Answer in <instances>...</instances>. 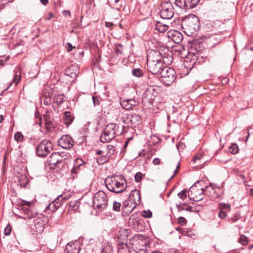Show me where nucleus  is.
<instances>
[{"label": "nucleus", "instance_id": "f257e3e1", "mask_svg": "<svg viewBox=\"0 0 253 253\" xmlns=\"http://www.w3.org/2000/svg\"><path fill=\"white\" fill-rule=\"evenodd\" d=\"M181 27L184 32L189 36L196 34L200 28L198 17L193 14L185 17L182 21Z\"/></svg>", "mask_w": 253, "mask_h": 253}, {"label": "nucleus", "instance_id": "f03ea898", "mask_svg": "<svg viewBox=\"0 0 253 253\" xmlns=\"http://www.w3.org/2000/svg\"><path fill=\"white\" fill-rule=\"evenodd\" d=\"M199 183V181L195 183L190 188L188 193V196L190 200L197 202L203 199L206 195L204 193V188H198L197 185Z\"/></svg>", "mask_w": 253, "mask_h": 253}, {"label": "nucleus", "instance_id": "7ed1b4c3", "mask_svg": "<svg viewBox=\"0 0 253 253\" xmlns=\"http://www.w3.org/2000/svg\"><path fill=\"white\" fill-rule=\"evenodd\" d=\"M175 71L172 68L165 66L159 75L163 79V81L166 85H169L175 79Z\"/></svg>", "mask_w": 253, "mask_h": 253}, {"label": "nucleus", "instance_id": "20e7f679", "mask_svg": "<svg viewBox=\"0 0 253 253\" xmlns=\"http://www.w3.org/2000/svg\"><path fill=\"white\" fill-rule=\"evenodd\" d=\"M107 204L106 194L103 191H99L94 194L93 200V207L100 209H105Z\"/></svg>", "mask_w": 253, "mask_h": 253}, {"label": "nucleus", "instance_id": "39448f33", "mask_svg": "<svg viewBox=\"0 0 253 253\" xmlns=\"http://www.w3.org/2000/svg\"><path fill=\"white\" fill-rule=\"evenodd\" d=\"M52 148V144L49 140H42L36 147L37 154L39 157H44L50 152Z\"/></svg>", "mask_w": 253, "mask_h": 253}, {"label": "nucleus", "instance_id": "423d86ee", "mask_svg": "<svg viewBox=\"0 0 253 253\" xmlns=\"http://www.w3.org/2000/svg\"><path fill=\"white\" fill-rule=\"evenodd\" d=\"M126 234V231L124 230L119 232L118 253H130L127 245V236Z\"/></svg>", "mask_w": 253, "mask_h": 253}, {"label": "nucleus", "instance_id": "0eeeda50", "mask_svg": "<svg viewBox=\"0 0 253 253\" xmlns=\"http://www.w3.org/2000/svg\"><path fill=\"white\" fill-rule=\"evenodd\" d=\"M114 177V180H112V183L115 185V187H112V192L115 193H121L123 192L126 189L124 183L126 180L122 175H112V178Z\"/></svg>", "mask_w": 253, "mask_h": 253}, {"label": "nucleus", "instance_id": "6e6552de", "mask_svg": "<svg viewBox=\"0 0 253 253\" xmlns=\"http://www.w3.org/2000/svg\"><path fill=\"white\" fill-rule=\"evenodd\" d=\"M162 9L160 12L161 18L165 19H171L174 15L172 4L168 1H164L162 4Z\"/></svg>", "mask_w": 253, "mask_h": 253}, {"label": "nucleus", "instance_id": "1a4fd4ad", "mask_svg": "<svg viewBox=\"0 0 253 253\" xmlns=\"http://www.w3.org/2000/svg\"><path fill=\"white\" fill-rule=\"evenodd\" d=\"M58 145L65 149H70L74 145V141L69 135H63L58 140Z\"/></svg>", "mask_w": 253, "mask_h": 253}, {"label": "nucleus", "instance_id": "9d476101", "mask_svg": "<svg viewBox=\"0 0 253 253\" xmlns=\"http://www.w3.org/2000/svg\"><path fill=\"white\" fill-rule=\"evenodd\" d=\"M199 1V0H176L175 4L181 9L187 10L195 7Z\"/></svg>", "mask_w": 253, "mask_h": 253}, {"label": "nucleus", "instance_id": "9b49d317", "mask_svg": "<svg viewBox=\"0 0 253 253\" xmlns=\"http://www.w3.org/2000/svg\"><path fill=\"white\" fill-rule=\"evenodd\" d=\"M164 62L165 63L164 57L162 54L157 50L150 51L147 55V62Z\"/></svg>", "mask_w": 253, "mask_h": 253}, {"label": "nucleus", "instance_id": "f8f14e48", "mask_svg": "<svg viewBox=\"0 0 253 253\" xmlns=\"http://www.w3.org/2000/svg\"><path fill=\"white\" fill-rule=\"evenodd\" d=\"M62 157L58 152H54L51 154L48 158L49 168L50 169H54L57 165L62 161Z\"/></svg>", "mask_w": 253, "mask_h": 253}, {"label": "nucleus", "instance_id": "ddd939ff", "mask_svg": "<svg viewBox=\"0 0 253 253\" xmlns=\"http://www.w3.org/2000/svg\"><path fill=\"white\" fill-rule=\"evenodd\" d=\"M147 69L152 75L159 74L165 65L163 62L147 63Z\"/></svg>", "mask_w": 253, "mask_h": 253}, {"label": "nucleus", "instance_id": "4468645a", "mask_svg": "<svg viewBox=\"0 0 253 253\" xmlns=\"http://www.w3.org/2000/svg\"><path fill=\"white\" fill-rule=\"evenodd\" d=\"M216 186L215 184L210 183V184L206 187L205 194L209 197L213 199L219 198L220 195L217 192V190L219 191V188L216 189Z\"/></svg>", "mask_w": 253, "mask_h": 253}, {"label": "nucleus", "instance_id": "2eb2a0df", "mask_svg": "<svg viewBox=\"0 0 253 253\" xmlns=\"http://www.w3.org/2000/svg\"><path fill=\"white\" fill-rule=\"evenodd\" d=\"M168 37L174 42L179 43L183 40L182 34L177 30H170L168 33Z\"/></svg>", "mask_w": 253, "mask_h": 253}, {"label": "nucleus", "instance_id": "dca6fc26", "mask_svg": "<svg viewBox=\"0 0 253 253\" xmlns=\"http://www.w3.org/2000/svg\"><path fill=\"white\" fill-rule=\"evenodd\" d=\"M148 247L145 241H138V243L134 245V251L135 253H147Z\"/></svg>", "mask_w": 253, "mask_h": 253}, {"label": "nucleus", "instance_id": "f3484780", "mask_svg": "<svg viewBox=\"0 0 253 253\" xmlns=\"http://www.w3.org/2000/svg\"><path fill=\"white\" fill-rule=\"evenodd\" d=\"M120 104L125 109L129 110L132 109V108L136 105V102L134 99L127 98L123 100H121Z\"/></svg>", "mask_w": 253, "mask_h": 253}, {"label": "nucleus", "instance_id": "a211bd4d", "mask_svg": "<svg viewBox=\"0 0 253 253\" xmlns=\"http://www.w3.org/2000/svg\"><path fill=\"white\" fill-rule=\"evenodd\" d=\"M133 201L131 199H130L129 197L128 200H126L124 202L123 206L122 207L123 212H125L126 209L127 208H129L130 209H127V210H126V211L127 212L130 213L133 210V209L135 208L136 204H134V206H133Z\"/></svg>", "mask_w": 253, "mask_h": 253}, {"label": "nucleus", "instance_id": "6ab92c4d", "mask_svg": "<svg viewBox=\"0 0 253 253\" xmlns=\"http://www.w3.org/2000/svg\"><path fill=\"white\" fill-rule=\"evenodd\" d=\"M129 197L133 201V204L138 205L140 203V194L138 190L135 189L131 191Z\"/></svg>", "mask_w": 253, "mask_h": 253}, {"label": "nucleus", "instance_id": "aec40b11", "mask_svg": "<svg viewBox=\"0 0 253 253\" xmlns=\"http://www.w3.org/2000/svg\"><path fill=\"white\" fill-rule=\"evenodd\" d=\"M63 118L65 124L67 126L71 125L74 120V117L69 111L65 112Z\"/></svg>", "mask_w": 253, "mask_h": 253}, {"label": "nucleus", "instance_id": "412c9836", "mask_svg": "<svg viewBox=\"0 0 253 253\" xmlns=\"http://www.w3.org/2000/svg\"><path fill=\"white\" fill-rule=\"evenodd\" d=\"M80 203L78 200L70 201L69 203V208L70 210L77 211L78 210Z\"/></svg>", "mask_w": 253, "mask_h": 253}, {"label": "nucleus", "instance_id": "4be33fe9", "mask_svg": "<svg viewBox=\"0 0 253 253\" xmlns=\"http://www.w3.org/2000/svg\"><path fill=\"white\" fill-rule=\"evenodd\" d=\"M129 120L131 124L134 126L138 125L141 122L140 117L136 114L131 115L129 118Z\"/></svg>", "mask_w": 253, "mask_h": 253}, {"label": "nucleus", "instance_id": "5701e85b", "mask_svg": "<svg viewBox=\"0 0 253 253\" xmlns=\"http://www.w3.org/2000/svg\"><path fill=\"white\" fill-rule=\"evenodd\" d=\"M169 28L167 24H162L161 22H157L156 25V29L161 33L166 32Z\"/></svg>", "mask_w": 253, "mask_h": 253}, {"label": "nucleus", "instance_id": "b1692460", "mask_svg": "<svg viewBox=\"0 0 253 253\" xmlns=\"http://www.w3.org/2000/svg\"><path fill=\"white\" fill-rule=\"evenodd\" d=\"M83 161L81 159H77L74 163V166L72 172L73 173H77V170L80 167L83 166Z\"/></svg>", "mask_w": 253, "mask_h": 253}, {"label": "nucleus", "instance_id": "393cba45", "mask_svg": "<svg viewBox=\"0 0 253 253\" xmlns=\"http://www.w3.org/2000/svg\"><path fill=\"white\" fill-rule=\"evenodd\" d=\"M100 140L103 143L109 142L111 141V136L109 133L106 132L102 133L100 136Z\"/></svg>", "mask_w": 253, "mask_h": 253}, {"label": "nucleus", "instance_id": "a878e982", "mask_svg": "<svg viewBox=\"0 0 253 253\" xmlns=\"http://www.w3.org/2000/svg\"><path fill=\"white\" fill-rule=\"evenodd\" d=\"M21 73L19 71H16L15 72L14 77L12 80V82L10 84L11 85L12 84H15V86L17 85L19 82L21 80Z\"/></svg>", "mask_w": 253, "mask_h": 253}, {"label": "nucleus", "instance_id": "bb28decb", "mask_svg": "<svg viewBox=\"0 0 253 253\" xmlns=\"http://www.w3.org/2000/svg\"><path fill=\"white\" fill-rule=\"evenodd\" d=\"M44 120L45 122V125L47 129H49L52 127L53 123L51 120H50L49 116L46 114L43 116Z\"/></svg>", "mask_w": 253, "mask_h": 253}, {"label": "nucleus", "instance_id": "cd10ccee", "mask_svg": "<svg viewBox=\"0 0 253 253\" xmlns=\"http://www.w3.org/2000/svg\"><path fill=\"white\" fill-rule=\"evenodd\" d=\"M53 202L56 205V207L58 209L61 207L63 204V198L62 195L59 196L57 198H56Z\"/></svg>", "mask_w": 253, "mask_h": 253}, {"label": "nucleus", "instance_id": "c85d7f7f", "mask_svg": "<svg viewBox=\"0 0 253 253\" xmlns=\"http://www.w3.org/2000/svg\"><path fill=\"white\" fill-rule=\"evenodd\" d=\"M54 100L57 105H60L62 104L64 100V95L63 94L56 95L54 98Z\"/></svg>", "mask_w": 253, "mask_h": 253}, {"label": "nucleus", "instance_id": "c756f323", "mask_svg": "<svg viewBox=\"0 0 253 253\" xmlns=\"http://www.w3.org/2000/svg\"><path fill=\"white\" fill-rule=\"evenodd\" d=\"M229 150L231 153L236 154L239 151L238 146L235 143H233L229 147Z\"/></svg>", "mask_w": 253, "mask_h": 253}, {"label": "nucleus", "instance_id": "7c9ffc66", "mask_svg": "<svg viewBox=\"0 0 253 253\" xmlns=\"http://www.w3.org/2000/svg\"><path fill=\"white\" fill-rule=\"evenodd\" d=\"M132 74L136 77H141L143 76V71L138 68L133 69L132 71Z\"/></svg>", "mask_w": 253, "mask_h": 253}, {"label": "nucleus", "instance_id": "2f4dec72", "mask_svg": "<svg viewBox=\"0 0 253 253\" xmlns=\"http://www.w3.org/2000/svg\"><path fill=\"white\" fill-rule=\"evenodd\" d=\"M14 138L17 142L23 141L24 140V136L21 132H17L14 135Z\"/></svg>", "mask_w": 253, "mask_h": 253}, {"label": "nucleus", "instance_id": "473e14b6", "mask_svg": "<svg viewBox=\"0 0 253 253\" xmlns=\"http://www.w3.org/2000/svg\"><path fill=\"white\" fill-rule=\"evenodd\" d=\"M24 211L25 214L26 215V216L24 217L25 218H28L31 219L34 217V213L29 209H25Z\"/></svg>", "mask_w": 253, "mask_h": 253}, {"label": "nucleus", "instance_id": "72a5a7b5", "mask_svg": "<svg viewBox=\"0 0 253 253\" xmlns=\"http://www.w3.org/2000/svg\"><path fill=\"white\" fill-rule=\"evenodd\" d=\"M144 177V175L143 174L140 172H138L134 176L135 180L136 182H139Z\"/></svg>", "mask_w": 253, "mask_h": 253}, {"label": "nucleus", "instance_id": "f704fd0d", "mask_svg": "<svg viewBox=\"0 0 253 253\" xmlns=\"http://www.w3.org/2000/svg\"><path fill=\"white\" fill-rule=\"evenodd\" d=\"M239 242L244 246L246 245L248 243L247 238L244 235H241L240 236V237L239 239Z\"/></svg>", "mask_w": 253, "mask_h": 253}, {"label": "nucleus", "instance_id": "c9c22d12", "mask_svg": "<svg viewBox=\"0 0 253 253\" xmlns=\"http://www.w3.org/2000/svg\"><path fill=\"white\" fill-rule=\"evenodd\" d=\"M121 204L120 203L114 201L113 204V209L116 211H119L121 209Z\"/></svg>", "mask_w": 253, "mask_h": 253}, {"label": "nucleus", "instance_id": "e433bc0d", "mask_svg": "<svg viewBox=\"0 0 253 253\" xmlns=\"http://www.w3.org/2000/svg\"><path fill=\"white\" fill-rule=\"evenodd\" d=\"M47 208H48L52 212H54L57 209H58V208L56 207V205L53 201L48 205Z\"/></svg>", "mask_w": 253, "mask_h": 253}, {"label": "nucleus", "instance_id": "4c0bfd02", "mask_svg": "<svg viewBox=\"0 0 253 253\" xmlns=\"http://www.w3.org/2000/svg\"><path fill=\"white\" fill-rule=\"evenodd\" d=\"M123 51V46L120 44L116 45L115 47V52L117 55L121 54Z\"/></svg>", "mask_w": 253, "mask_h": 253}, {"label": "nucleus", "instance_id": "58836bf2", "mask_svg": "<svg viewBox=\"0 0 253 253\" xmlns=\"http://www.w3.org/2000/svg\"><path fill=\"white\" fill-rule=\"evenodd\" d=\"M119 129V126L118 125L115 123H112V130H113L114 133L115 134L119 135L121 133V132H118V129Z\"/></svg>", "mask_w": 253, "mask_h": 253}, {"label": "nucleus", "instance_id": "ea45409f", "mask_svg": "<svg viewBox=\"0 0 253 253\" xmlns=\"http://www.w3.org/2000/svg\"><path fill=\"white\" fill-rule=\"evenodd\" d=\"M142 215L145 218H150L152 216V213L149 210L147 211H142Z\"/></svg>", "mask_w": 253, "mask_h": 253}, {"label": "nucleus", "instance_id": "a19ab883", "mask_svg": "<svg viewBox=\"0 0 253 253\" xmlns=\"http://www.w3.org/2000/svg\"><path fill=\"white\" fill-rule=\"evenodd\" d=\"M203 157V155L201 153L197 154L192 160L193 163H196L197 161L200 160Z\"/></svg>", "mask_w": 253, "mask_h": 253}, {"label": "nucleus", "instance_id": "79ce46f5", "mask_svg": "<svg viewBox=\"0 0 253 253\" xmlns=\"http://www.w3.org/2000/svg\"><path fill=\"white\" fill-rule=\"evenodd\" d=\"M186 190H183L177 194L178 197L181 199H184L186 198Z\"/></svg>", "mask_w": 253, "mask_h": 253}, {"label": "nucleus", "instance_id": "37998d69", "mask_svg": "<svg viewBox=\"0 0 253 253\" xmlns=\"http://www.w3.org/2000/svg\"><path fill=\"white\" fill-rule=\"evenodd\" d=\"M11 231V227L9 224L6 225L4 230V234L6 236L10 235Z\"/></svg>", "mask_w": 253, "mask_h": 253}, {"label": "nucleus", "instance_id": "c03bdc74", "mask_svg": "<svg viewBox=\"0 0 253 253\" xmlns=\"http://www.w3.org/2000/svg\"><path fill=\"white\" fill-rule=\"evenodd\" d=\"M220 208L222 210L223 209H230V205L229 204H225L224 203H220Z\"/></svg>", "mask_w": 253, "mask_h": 253}, {"label": "nucleus", "instance_id": "a18cd8bd", "mask_svg": "<svg viewBox=\"0 0 253 253\" xmlns=\"http://www.w3.org/2000/svg\"><path fill=\"white\" fill-rule=\"evenodd\" d=\"M108 158L104 157L97 159V163L100 165L103 164L107 162Z\"/></svg>", "mask_w": 253, "mask_h": 253}, {"label": "nucleus", "instance_id": "49530a36", "mask_svg": "<svg viewBox=\"0 0 253 253\" xmlns=\"http://www.w3.org/2000/svg\"><path fill=\"white\" fill-rule=\"evenodd\" d=\"M181 234L184 236H187L189 237L191 236V231H188L187 229H185L184 230H182Z\"/></svg>", "mask_w": 253, "mask_h": 253}, {"label": "nucleus", "instance_id": "de8ad7c7", "mask_svg": "<svg viewBox=\"0 0 253 253\" xmlns=\"http://www.w3.org/2000/svg\"><path fill=\"white\" fill-rule=\"evenodd\" d=\"M109 177H108L105 180V183L106 188L108 189L109 191H111V183L109 182Z\"/></svg>", "mask_w": 253, "mask_h": 253}, {"label": "nucleus", "instance_id": "09e8293b", "mask_svg": "<svg viewBox=\"0 0 253 253\" xmlns=\"http://www.w3.org/2000/svg\"><path fill=\"white\" fill-rule=\"evenodd\" d=\"M226 212L223 211L222 210H220L218 213V216L224 219L226 217Z\"/></svg>", "mask_w": 253, "mask_h": 253}, {"label": "nucleus", "instance_id": "8fccbe9b", "mask_svg": "<svg viewBox=\"0 0 253 253\" xmlns=\"http://www.w3.org/2000/svg\"><path fill=\"white\" fill-rule=\"evenodd\" d=\"M177 221L180 224L186 223V219L183 217H179L177 219Z\"/></svg>", "mask_w": 253, "mask_h": 253}, {"label": "nucleus", "instance_id": "3c124183", "mask_svg": "<svg viewBox=\"0 0 253 253\" xmlns=\"http://www.w3.org/2000/svg\"><path fill=\"white\" fill-rule=\"evenodd\" d=\"M92 101H93L94 106L99 104V100L97 97H96L95 96H92Z\"/></svg>", "mask_w": 253, "mask_h": 253}, {"label": "nucleus", "instance_id": "603ef678", "mask_svg": "<svg viewBox=\"0 0 253 253\" xmlns=\"http://www.w3.org/2000/svg\"><path fill=\"white\" fill-rule=\"evenodd\" d=\"M9 59V56H8L5 59L3 60H0V65L1 66L4 65L5 63Z\"/></svg>", "mask_w": 253, "mask_h": 253}, {"label": "nucleus", "instance_id": "864d4df0", "mask_svg": "<svg viewBox=\"0 0 253 253\" xmlns=\"http://www.w3.org/2000/svg\"><path fill=\"white\" fill-rule=\"evenodd\" d=\"M66 48H67V50L68 52L69 51H71L72 50V49H73V46H72V45L70 43L68 42L67 43Z\"/></svg>", "mask_w": 253, "mask_h": 253}, {"label": "nucleus", "instance_id": "5fc2aeb1", "mask_svg": "<svg viewBox=\"0 0 253 253\" xmlns=\"http://www.w3.org/2000/svg\"><path fill=\"white\" fill-rule=\"evenodd\" d=\"M153 163L155 165H158L160 164V160L159 158H156L153 160Z\"/></svg>", "mask_w": 253, "mask_h": 253}, {"label": "nucleus", "instance_id": "6e6d98bb", "mask_svg": "<svg viewBox=\"0 0 253 253\" xmlns=\"http://www.w3.org/2000/svg\"><path fill=\"white\" fill-rule=\"evenodd\" d=\"M179 168H180V166H179V163L177 166L176 169L174 171L173 174L171 176L170 179L174 177V175L176 174V173L177 172L178 169H179Z\"/></svg>", "mask_w": 253, "mask_h": 253}, {"label": "nucleus", "instance_id": "4d7b16f0", "mask_svg": "<svg viewBox=\"0 0 253 253\" xmlns=\"http://www.w3.org/2000/svg\"><path fill=\"white\" fill-rule=\"evenodd\" d=\"M63 15L65 16H67V15L70 16V12L69 10H63L62 12Z\"/></svg>", "mask_w": 253, "mask_h": 253}, {"label": "nucleus", "instance_id": "13d9d810", "mask_svg": "<svg viewBox=\"0 0 253 253\" xmlns=\"http://www.w3.org/2000/svg\"><path fill=\"white\" fill-rule=\"evenodd\" d=\"M80 139L81 141L79 142L80 144H83L84 142L86 141V137L84 136H81Z\"/></svg>", "mask_w": 253, "mask_h": 253}, {"label": "nucleus", "instance_id": "bf43d9fd", "mask_svg": "<svg viewBox=\"0 0 253 253\" xmlns=\"http://www.w3.org/2000/svg\"><path fill=\"white\" fill-rule=\"evenodd\" d=\"M41 2L44 5H46L48 2V0H40Z\"/></svg>", "mask_w": 253, "mask_h": 253}, {"label": "nucleus", "instance_id": "052dcab7", "mask_svg": "<svg viewBox=\"0 0 253 253\" xmlns=\"http://www.w3.org/2000/svg\"><path fill=\"white\" fill-rule=\"evenodd\" d=\"M249 194L251 196H253V188L250 189V190L249 191Z\"/></svg>", "mask_w": 253, "mask_h": 253}, {"label": "nucleus", "instance_id": "680f3d73", "mask_svg": "<svg viewBox=\"0 0 253 253\" xmlns=\"http://www.w3.org/2000/svg\"><path fill=\"white\" fill-rule=\"evenodd\" d=\"M43 103L45 105H47V106L49 105L50 104V101L44 100V102H43Z\"/></svg>", "mask_w": 253, "mask_h": 253}, {"label": "nucleus", "instance_id": "e2e57ef3", "mask_svg": "<svg viewBox=\"0 0 253 253\" xmlns=\"http://www.w3.org/2000/svg\"><path fill=\"white\" fill-rule=\"evenodd\" d=\"M24 205H27L28 206H30V205H31V202H30L24 201Z\"/></svg>", "mask_w": 253, "mask_h": 253}, {"label": "nucleus", "instance_id": "0e129e2a", "mask_svg": "<svg viewBox=\"0 0 253 253\" xmlns=\"http://www.w3.org/2000/svg\"><path fill=\"white\" fill-rule=\"evenodd\" d=\"M169 253H177V251L176 250H171V251H170Z\"/></svg>", "mask_w": 253, "mask_h": 253}, {"label": "nucleus", "instance_id": "69168bd1", "mask_svg": "<svg viewBox=\"0 0 253 253\" xmlns=\"http://www.w3.org/2000/svg\"><path fill=\"white\" fill-rule=\"evenodd\" d=\"M105 25L107 27H111V23L106 22H105Z\"/></svg>", "mask_w": 253, "mask_h": 253}, {"label": "nucleus", "instance_id": "338daca9", "mask_svg": "<svg viewBox=\"0 0 253 253\" xmlns=\"http://www.w3.org/2000/svg\"><path fill=\"white\" fill-rule=\"evenodd\" d=\"M185 229H182L180 227H177L176 228V230L177 231H179L180 232V233L181 234L182 230H184Z\"/></svg>", "mask_w": 253, "mask_h": 253}, {"label": "nucleus", "instance_id": "774afa93", "mask_svg": "<svg viewBox=\"0 0 253 253\" xmlns=\"http://www.w3.org/2000/svg\"><path fill=\"white\" fill-rule=\"evenodd\" d=\"M63 203H64V201H67L69 198V197H68L67 196H65V197L63 196Z\"/></svg>", "mask_w": 253, "mask_h": 253}]
</instances>
